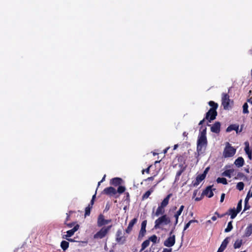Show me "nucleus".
Here are the masks:
<instances>
[{
    "instance_id": "obj_47",
    "label": "nucleus",
    "mask_w": 252,
    "mask_h": 252,
    "mask_svg": "<svg viewBox=\"0 0 252 252\" xmlns=\"http://www.w3.org/2000/svg\"><path fill=\"white\" fill-rule=\"evenodd\" d=\"M178 219H175V223H174V227L171 230V231H170V235H171V234H172L174 232V230L175 229V226L177 225V224L178 223Z\"/></svg>"
},
{
    "instance_id": "obj_37",
    "label": "nucleus",
    "mask_w": 252,
    "mask_h": 252,
    "mask_svg": "<svg viewBox=\"0 0 252 252\" xmlns=\"http://www.w3.org/2000/svg\"><path fill=\"white\" fill-rule=\"evenodd\" d=\"M197 222L198 221L196 220H189L184 226V231H185L186 229H187L189 226H190V224L192 222Z\"/></svg>"
},
{
    "instance_id": "obj_6",
    "label": "nucleus",
    "mask_w": 252,
    "mask_h": 252,
    "mask_svg": "<svg viewBox=\"0 0 252 252\" xmlns=\"http://www.w3.org/2000/svg\"><path fill=\"white\" fill-rule=\"evenodd\" d=\"M230 99L228 93H222L221 97V105L224 110H229L231 106H230Z\"/></svg>"
},
{
    "instance_id": "obj_21",
    "label": "nucleus",
    "mask_w": 252,
    "mask_h": 252,
    "mask_svg": "<svg viewBox=\"0 0 252 252\" xmlns=\"http://www.w3.org/2000/svg\"><path fill=\"white\" fill-rule=\"evenodd\" d=\"M238 129H239V125L236 124H232L230 125L229 126H228L226 131L227 132H229L232 130L236 131V133L238 132Z\"/></svg>"
},
{
    "instance_id": "obj_7",
    "label": "nucleus",
    "mask_w": 252,
    "mask_h": 252,
    "mask_svg": "<svg viewBox=\"0 0 252 252\" xmlns=\"http://www.w3.org/2000/svg\"><path fill=\"white\" fill-rule=\"evenodd\" d=\"M116 241L120 245H123L126 241V237L123 234L121 229H118L116 234Z\"/></svg>"
},
{
    "instance_id": "obj_34",
    "label": "nucleus",
    "mask_w": 252,
    "mask_h": 252,
    "mask_svg": "<svg viewBox=\"0 0 252 252\" xmlns=\"http://www.w3.org/2000/svg\"><path fill=\"white\" fill-rule=\"evenodd\" d=\"M233 172V170L231 169H227L224 171L222 173V175L224 176H226L229 178L231 177V173Z\"/></svg>"
},
{
    "instance_id": "obj_15",
    "label": "nucleus",
    "mask_w": 252,
    "mask_h": 252,
    "mask_svg": "<svg viewBox=\"0 0 252 252\" xmlns=\"http://www.w3.org/2000/svg\"><path fill=\"white\" fill-rule=\"evenodd\" d=\"M211 131L212 132L218 134L220 131V123L216 122L211 127Z\"/></svg>"
},
{
    "instance_id": "obj_61",
    "label": "nucleus",
    "mask_w": 252,
    "mask_h": 252,
    "mask_svg": "<svg viewBox=\"0 0 252 252\" xmlns=\"http://www.w3.org/2000/svg\"><path fill=\"white\" fill-rule=\"evenodd\" d=\"M105 177H106V175H104L103 177L102 178V179H101V180L100 181L101 182H103L105 180Z\"/></svg>"
},
{
    "instance_id": "obj_60",
    "label": "nucleus",
    "mask_w": 252,
    "mask_h": 252,
    "mask_svg": "<svg viewBox=\"0 0 252 252\" xmlns=\"http://www.w3.org/2000/svg\"><path fill=\"white\" fill-rule=\"evenodd\" d=\"M188 133L187 132H184L183 133V135L184 136H188Z\"/></svg>"
},
{
    "instance_id": "obj_49",
    "label": "nucleus",
    "mask_w": 252,
    "mask_h": 252,
    "mask_svg": "<svg viewBox=\"0 0 252 252\" xmlns=\"http://www.w3.org/2000/svg\"><path fill=\"white\" fill-rule=\"evenodd\" d=\"M172 249L171 248H170V249L164 248V249H163L162 252H172Z\"/></svg>"
},
{
    "instance_id": "obj_27",
    "label": "nucleus",
    "mask_w": 252,
    "mask_h": 252,
    "mask_svg": "<svg viewBox=\"0 0 252 252\" xmlns=\"http://www.w3.org/2000/svg\"><path fill=\"white\" fill-rule=\"evenodd\" d=\"M154 191V189L153 188H151L149 190L147 191L143 195L142 197V200H145L147 199L149 196L151 195V194Z\"/></svg>"
},
{
    "instance_id": "obj_64",
    "label": "nucleus",
    "mask_w": 252,
    "mask_h": 252,
    "mask_svg": "<svg viewBox=\"0 0 252 252\" xmlns=\"http://www.w3.org/2000/svg\"><path fill=\"white\" fill-rule=\"evenodd\" d=\"M126 197L127 198H129V193L128 192H126Z\"/></svg>"
},
{
    "instance_id": "obj_45",
    "label": "nucleus",
    "mask_w": 252,
    "mask_h": 252,
    "mask_svg": "<svg viewBox=\"0 0 252 252\" xmlns=\"http://www.w3.org/2000/svg\"><path fill=\"white\" fill-rule=\"evenodd\" d=\"M209 170V167H207L205 170L204 171L203 173L202 174H200V175L201 176H202L203 178H204V179L206 177V174H207L208 171Z\"/></svg>"
},
{
    "instance_id": "obj_30",
    "label": "nucleus",
    "mask_w": 252,
    "mask_h": 252,
    "mask_svg": "<svg viewBox=\"0 0 252 252\" xmlns=\"http://www.w3.org/2000/svg\"><path fill=\"white\" fill-rule=\"evenodd\" d=\"M206 131L207 128L206 126H202L200 127V132L199 136H206Z\"/></svg>"
},
{
    "instance_id": "obj_48",
    "label": "nucleus",
    "mask_w": 252,
    "mask_h": 252,
    "mask_svg": "<svg viewBox=\"0 0 252 252\" xmlns=\"http://www.w3.org/2000/svg\"><path fill=\"white\" fill-rule=\"evenodd\" d=\"M215 215H217V217H218V218H223V217H224L225 216H226L225 213H224V214H222L220 215V214H219L218 213V212H216L215 213Z\"/></svg>"
},
{
    "instance_id": "obj_52",
    "label": "nucleus",
    "mask_w": 252,
    "mask_h": 252,
    "mask_svg": "<svg viewBox=\"0 0 252 252\" xmlns=\"http://www.w3.org/2000/svg\"><path fill=\"white\" fill-rule=\"evenodd\" d=\"M224 197H225V194L223 193H222L221 195V196H220V202H222L223 201Z\"/></svg>"
},
{
    "instance_id": "obj_43",
    "label": "nucleus",
    "mask_w": 252,
    "mask_h": 252,
    "mask_svg": "<svg viewBox=\"0 0 252 252\" xmlns=\"http://www.w3.org/2000/svg\"><path fill=\"white\" fill-rule=\"evenodd\" d=\"M242 200H240L237 204V206L236 210L237 211L238 213H239L242 209Z\"/></svg>"
},
{
    "instance_id": "obj_4",
    "label": "nucleus",
    "mask_w": 252,
    "mask_h": 252,
    "mask_svg": "<svg viewBox=\"0 0 252 252\" xmlns=\"http://www.w3.org/2000/svg\"><path fill=\"white\" fill-rule=\"evenodd\" d=\"M112 225L102 227L98 232L94 235L95 239H101L104 238L110 230Z\"/></svg>"
},
{
    "instance_id": "obj_53",
    "label": "nucleus",
    "mask_w": 252,
    "mask_h": 252,
    "mask_svg": "<svg viewBox=\"0 0 252 252\" xmlns=\"http://www.w3.org/2000/svg\"><path fill=\"white\" fill-rule=\"evenodd\" d=\"M244 176H245V175H244V173H241V172H239V173H238V174H237V177H238V178H241V177H244Z\"/></svg>"
},
{
    "instance_id": "obj_16",
    "label": "nucleus",
    "mask_w": 252,
    "mask_h": 252,
    "mask_svg": "<svg viewBox=\"0 0 252 252\" xmlns=\"http://www.w3.org/2000/svg\"><path fill=\"white\" fill-rule=\"evenodd\" d=\"M229 240H230L229 237H227L223 240V241L222 242V243L221 244L220 246V248H219V249L218 250L219 252H223L224 251V250L226 249L228 244L229 243Z\"/></svg>"
},
{
    "instance_id": "obj_2",
    "label": "nucleus",
    "mask_w": 252,
    "mask_h": 252,
    "mask_svg": "<svg viewBox=\"0 0 252 252\" xmlns=\"http://www.w3.org/2000/svg\"><path fill=\"white\" fill-rule=\"evenodd\" d=\"M207 145V137L198 136L197 141V151L198 155L201 154L204 152Z\"/></svg>"
},
{
    "instance_id": "obj_59",
    "label": "nucleus",
    "mask_w": 252,
    "mask_h": 252,
    "mask_svg": "<svg viewBox=\"0 0 252 252\" xmlns=\"http://www.w3.org/2000/svg\"><path fill=\"white\" fill-rule=\"evenodd\" d=\"M217 217H216V216H213V217L211 218V220H213V221H215V220H217Z\"/></svg>"
},
{
    "instance_id": "obj_62",
    "label": "nucleus",
    "mask_w": 252,
    "mask_h": 252,
    "mask_svg": "<svg viewBox=\"0 0 252 252\" xmlns=\"http://www.w3.org/2000/svg\"><path fill=\"white\" fill-rule=\"evenodd\" d=\"M248 102H249L250 103H251V104H252V100L251 98H250V99H248Z\"/></svg>"
},
{
    "instance_id": "obj_12",
    "label": "nucleus",
    "mask_w": 252,
    "mask_h": 252,
    "mask_svg": "<svg viewBox=\"0 0 252 252\" xmlns=\"http://www.w3.org/2000/svg\"><path fill=\"white\" fill-rule=\"evenodd\" d=\"M102 193L106 195L112 196L115 195L117 193V190L114 188L112 187H109L104 189L102 191Z\"/></svg>"
},
{
    "instance_id": "obj_31",
    "label": "nucleus",
    "mask_w": 252,
    "mask_h": 252,
    "mask_svg": "<svg viewBox=\"0 0 252 252\" xmlns=\"http://www.w3.org/2000/svg\"><path fill=\"white\" fill-rule=\"evenodd\" d=\"M242 239H237L234 244V248L235 249L240 248L242 245Z\"/></svg>"
},
{
    "instance_id": "obj_22",
    "label": "nucleus",
    "mask_w": 252,
    "mask_h": 252,
    "mask_svg": "<svg viewBox=\"0 0 252 252\" xmlns=\"http://www.w3.org/2000/svg\"><path fill=\"white\" fill-rule=\"evenodd\" d=\"M204 179V178L202 177V176H201L200 175H198L195 180H193L192 182V186L193 187H196Z\"/></svg>"
},
{
    "instance_id": "obj_55",
    "label": "nucleus",
    "mask_w": 252,
    "mask_h": 252,
    "mask_svg": "<svg viewBox=\"0 0 252 252\" xmlns=\"http://www.w3.org/2000/svg\"><path fill=\"white\" fill-rule=\"evenodd\" d=\"M69 219H70V214L66 213V218L65 221H66L67 222V221L69 220Z\"/></svg>"
},
{
    "instance_id": "obj_24",
    "label": "nucleus",
    "mask_w": 252,
    "mask_h": 252,
    "mask_svg": "<svg viewBox=\"0 0 252 252\" xmlns=\"http://www.w3.org/2000/svg\"><path fill=\"white\" fill-rule=\"evenodd\" d=\"M252 234V224H250L248 225V226L246 227L245 231V234L244 236L245 237H249Z\"/></svg>"
},
{
    "instance_id": "obj_1",
    "label": "nucleus",
    "mask_w": 252,
    "mask_h": 252,
    "mask_svg": "<svg viewBox=\"0 0 252 252\" xmlns=\"http://www.w3.org/2000/svg\"><path fill=\"white\" fill-rule=\"evenodd\" d=\"M172 195V193H169L162 201L160 205L158 206L155 213L156 216L158 217L160 215H164L165 213V207H166L168 204L169 199Z\"/></svg>"
},
{
    "instance_id": "obj_5",
    "label": "nucleus",
    "mask_w": 252,
    "mask_h": 252,
    "mask_svg": "<svg viewBox=\"0 0 252 252\" xmlns=\"http://www.w3.org/2000/svg\"><path fill=\"white\" fill-rule=\"evenodd\" d=\"M236 149L231 146L227 142L223 152V156L225 158H230L233 157L236 153Z\"/></svg>"
},
{
    "instance_id": "obj_29",
    "label": "nucleus",
    "mask_w": 252,
    "mask_h": 252,
    "mask_svg": "<svg viewBox=\"0 0 252 252\" xmlns=\"http://www.w3.org/2000/svg\"><path fill=\"white\" fill-rule=\"evenodd\" d=\"M184 209V206L181 205L179 208V209L175 213L174 215V217L175 219H179V217L181 214L182 212H183V210Z\"/></svg>"
},
{
    "instance_id": "obj_44",
    "label": "nucleus",
    "mask_w": 252,
    "mask_h": 252,
    "mask_svg": "<svg viewBox=\"0 0 252 252\" xmlns=\"http://www.w3.org/2000/svg\"><path fill=\"white\" fill-rule=\"evenodd\" d=\"M64 224L66 225L68 227L71 228L73 226H74L76 224V222L67 223L66 221H64Z\"/></svg>"
},
{
    "instance_id": "obj_9",
    "label": "nucleus",
    "mask_w": 252,
    "mask_h": 252,
    "mask_svg": "<svg viewBox=\"0 0 252 252\" xmlns=\"http://www.w3.org/2000/svg\"><path fill=\"white\" fill-rule=\"evenodd\" d=\"M111 221L112 220L111 219L105 220L104 216L102 214H100L97 218V225L98 227H102Z\"/></svg>"
},
{
    "instance_id": "obj_50",
    "label": "nucleus",
    "mask_w": 252,
    "mask_h": 252,
    "mask_svg": "<svg viewBox=\"0 0 252 252\" xmlns=\"http://www.w3.org/2000/svg\"><path fill=\"white\" fill-rule=\"evenodd\" d=\"M250 208V206L248 204H245V206H244V211H245L248 209H249Z\"/></svg>"
},
{
    "instance_id": "obj_58",
    "label": "nucleus",
    "mask_w": 252,
    "mask_h": 252,
    "mask_svg": "<svg viewBox=\"0 0 252 252\" xmlns=\"http://www.w3.org/2000/svg\"><path fill=\"white\" fill-rule=\"evenodd\" d=\"M66 239L68 241L71 242H75V240L74 239H71V238H67V239Z\"/></svg>"
},
{
    "instance_id": "obj_26",
    "label": "nucleus",
    "mask_w": 252,
    "mask_h": 252,
    "mask_svg": "<svg viewBox=\"0 0 252 252\" xmlns=\"http://www.w3.org/2000/svg\"><path fill=\"white\" fill-rule=\"evenodd\" d=\"M208 104L210 107H211V108L210 109L214 111H217V109H218L219 106L217 103H216L213 101H210L208 102Z\"/></svg>"
},
{
    "instance_id": "obj_42",
    "label": "nucleus",
    "mask_w": 252,
    "mask_h": 252,
    "mask_svg": "<svg viewBox=\"0 0 252 252\" xmlns=\"http://www.w3.org/2000/svg\"><path fill=\"white\" fill-rule=\"evenodd\" d=\"M92 207H91L89 206H88L85 208V217L90 216V213H91V210L92 209Z\"/></svg>"
},
{
    "instance_id": "obj_17",
    "label": "nucleus",
    "mask_w": 252,
    "mask_h": 252,
    "mask_svg": "<svg viewBox=\"0 0 252 252\" xmlns=\"http://www.w3.org/2000/svg\"><path fill=\"white\" fill-rule=\"evenodd\" d=\"M123 183V180L121 178L115 177L110 180V184L114 187L121 185Z\"/></svg>"
},
{
    "instance_id": "obj_35",
    "label": "nucleus",
    "mask_w": 252,
    "mask_h": 252,
    "mask_svg": "<svg viewBox=\"0 0 252 252\" xmlns=\"http://www.w3.org/2000/svg\"><path fill=\"white\" fill-rule=\"evenodd\" d=\"M232 223V221H230L228 223L227 227L224 230L225 232H230L232 229L233 226Z\"/></svg>"
},
{
    "instance_id": "obj_8",
    "label": "nucleus",
    "mask_w": 252,
    "mask_h": 252,
    "mask_svg": "<svg viewBox=\"0 0 252 252\" xmlns=\"http://www.w3.org/2000/svg\"><path fill=\"white\" fill-rule=\"evenodd\" d=\"M217 115L218 112L217 111L209 109L206 113L205 119H206L208 122L211 123L212 121L216 119Z\"/></svg>"
},
{
    "instance_id": "obj_20",
    "label": "nucleus",
    "mask_w": 252,
    "mask_h": 252,
    "mask_svg": "<svg viewBox=\"0 0 252 252\" xmlns=\"http://www.w3.org/2000/svg\"><path fill=\"white\" fill-rule=\"evenodd\" d=\"M245 151L248 155L249 158L251 160L252 158V150L250 149L249 143L248 141L245 142Z\"/></svg>"
},
{
    "instance_id": "obj_46",
    "label": "nucleus",
    "mask_w": 252,
    "mask_h": 252,
    "mask_svg": "<svg viewBox=\"0 0 252 252\" xmlns=\"http://www.w3.org/2000/svg\"><path fill=\"white\" fill-rule=\"evenodd\" d=\"M151 166H152V165H151L149 166L146 169L142 170V173L143 174H144V172H145L149 174L150 173V169Z\"/></svg>"
},
{
    "instance_id": "obj_51",
    "label": "nucleus",
    "mask_w": 252,
    "mask_h": 252,
    "mask_svg": "<svg viewBox=\"0 0 252 252\" xmlns=\"http://www.w3.org/2000/svg\"><path fill=\"white\" fill-rule=\"evenodd\" d=\"M250 197L249 196V194H247V196L245 199V204H248V201L250 199Z\"/></svg>"
},
{
    "instance_id": "obj_63",
    "label": "nucleus",
    "mask_w": 252,
    "mask_h": 252,
    "mask_svg": "<svg viewBox=\"0 0 252 252\" xmlns=\"http://www.w3.org/2000/svg\"><path fill=\"white\" fill-rule=\"evenodd\" d=\"M95 195H96V193H95L92 197V199H93V200H94L95 199Z\"/></svg>"
},
{
    "instance_id": "obj_36",
    "label": "nucleus",
    "mask_w": 252,
    "mask_h": 252,
    "mask_svg": "<svg viewBox=\"0 0 252 252\" xmlns=\"http://www.w3.org/2000/svg\"><path fill=\"white\" fill-rule=\"evenodd\" d=\"M248 104L247 102L245 103L243 105V113L244 114H248L249 113L248 110Z\"/></svg>"
},
{
    "instance_id": "obj_56",
    "label": "nucleus",
    "mask_w": 252,
    "mask_h": 252,
    "mask_svg": "<svg viewBox=\"0 0 252 252\" xmlns=\"http://www.w3.org/2000/svg\"><path fill=\"white\" fill-rule=\"evenodd\" d=\"M154 179V176H152L148 177L147 179H146V181H153Z\"/></svg>"
},
{
    "instance_id": "obj_41",
    "label": "nucleus",
    "mask_w": 252,
    "mask_h": 252,
    "mask_svg": "<svg viewBox=\"0 0 252 252\" xmlns=\"http://www.w3.org/2000/svg\"><path fill=\"white\" fill-rule=\"evenodd\" d=\"M158 237L156 235H153L150 237L148 239L149 241H152L154 243H156L157 242Z\"/></svg>"
},
{
    "instance_id": "obj_13",
    "label": "nucleus",
    "mask_w": 252,
    "mask_h": 252,
    "mask_svg": "<svg viewBox=\"0 0 252 252\" xmlns=\"http://www.w3.org/2000/svg\"><path fill=\"white\" fill-rule=\"evenodd\" d=\"M147 225V220H143L141 223V229L138 235V239L143 238L146 232V227Z\"/></svg>"
},
{
    "instance_id": "obj_18",
    "label": "nucleus",
    "mask_w": 252,
    "mask_h": 252,
    "mask_svg": "<svg viewBox=\"0 0 252 252\" xmlns=\"http://www.w3.org/2000/svg\"><path fill=\"white\" fill-rule=\"evenodd\" d=\"M202 195H206L209 198H211L213 196L214 193L213 192V190L212 189V186H208L205 190H203L202 192Z\"/></svg>"
},
{
    "instance_id": "obj_57",
    "label": "nucleus",
    "mask_w": 252,
    "mask_h": 252,
    "mask_svg": "<svg viewBox=\"0 0 252 252\" xmlns=\"http://www.w3.org/2000/svg\"><path fill=\"white\" fill-rule=\"evenodd\" d=\"M205 120H206V119H205V118H204L203 120H202L201 121H200L199 122V124H198V125H203V124L204 123V122H205Z\"/></svg>"
},
{
    "instance_id": "obj_39",
    "label": "nucleus",
    "mask_w": 252,
    "mask_h": 252,
    "mask_svg": "<svg viewBox=\"0 0 252 252\" xmlns=\"http://www.w3.org/2000/svg\"><path fill=\"white\" fill-rule=\"evenodd\" d=\"M244 184L243 182H239L238 183H237V186H236L237 189H238V190L241 191L244 189Z\"/></svg>"
},
{
    "instance_id": "obj_33",
    "label": "nucleus",
    "mask_w": 252,
    "mask_h": 252,
    "mask_svg": "<svg viewBox=\"0 0 252 252\" xmlns=\"http://www.w3.org/2000/svg\"><path fill=\"white\" fill-rule=\"evenodd\" d=\"M217 182L218 183H221L223 185L227 184V180L225 178H218L217 179Z\"/></svg>"
},
{
    "instance_id": "obj_11",
    "label": "nucleus",
    "mask_w": 252,
    "mask_h": 252,
    "mask_svg": "<svg viewBox=\"0 0 252 252\" xmlns=\"http://www.w3.org/2000/svg\"><path fill=\"white\" fill-rule=\"evenodd\" d=\"M175 243V236L173 235L170 236L166 239L163 243L164 246L167 247H171L174 245Z\"/></svg>"
},
{
    "instance_id": "obj_23",
    "label": "nucleus",
    "mask_w": 252,
    "mask_h": 252,
    "mask_svg": "<svg viewBox=\"0 0 252 252\" xmlns=\"http://www.w3.org/2000/svg\"><path fill=\"white\" fill-rule=\"evenodd\" d=\"M244 159L242 157L238 158L235 161L234 164L238 167H242L244 164Z\"/></svg>"
},
{
    "instance_id": "obj_40",
    "label": "nucleus",
    "mask_w": 252,
    "mask_h": 252,
    "mask_svg": "<svg viewBox=\"0 0 252 252\" xmlns=\"http://www.w3.org/2000/svg\"><path fill=\"white\" fill-rule=\"evenodd\" d=\"M157 249L156 246L154 244H152L149 249L146 250L144 252H155V250Z\"/></svg>"
},
{
    "instance_id": "obj_10",
    "label": "nucleus",
    "mask_w": 252,
    "mask_h": 252,
    "mask_svg": "<svg viewBox=\"0 0 252 252\" xmlns=\"http://www.w3.org/2000/svg\"><path fill=\"white\" fill-rule=\"evenodd\" d=\"M79 225L76 224L72 229L66 231V234L63 236V238L67 239V238L70 237L74 235L75 232H76L79 228Z\"/></svg>"
},
{
    "instance_id": "obj_38",
    "label": "nucleus",
    "mask_w": 252,
    "mask_h": 252,
    "mask_svg": "<svg viewBox=\"0 0 252 252\" xmlns=\"http://www.w3.org/2000/svg\"><path fill=\"white\" fill-rule=\"evenodd\" d=\"M126 188L124 186L119 185L117 190V192L120 194L123 193L125 192Z\"/></svg>"
},
{
    "instance_id": "obj_28",
    "label": "nucleus",
    "mask_w": 252,
    "mask_h": 252,
    "mask_svg": "<svg viewBox=\"0 0 252 252\" xmlns=\"http://www.w3.org/2000/svg\"><path fill=\"white\" fill-rule=\"evenodd\" d=\"M179 166L181 167V169H180L179 171H177L176 173L175 179L176 180H179L180 176L181 175V174L183 173V172L185 170V167H183V165L180 164Z\"/></svg>"
},
{
    "instance_id": "obj_19",
    "label": "nucleus",
    "mask_w": 252,
    "mask_h": 252,
    "mask_svg": "<svg viewBox=\"0 0 252 252\" xmlns=\"http://www.w3.org/2000/svg\"><path fill=\"white\" fill-rule=\"evenodd\" d=\"M238 213H239L235 208H230L227 212L225 213L226 215H230L231 219H234Z\"/></svg>"
},
{
    "instance_id": "obj_3",
    "label": "nucleus",
    "mask_w": 252,
    "mask_h": 252,
    "mask_svg": "<svg viewBox=\"0 0 252 252\" xmlns=\"http://www.w3.org/2000/svg\"><path fill=\"white\" fill-rule=\"evenodd\" d=\"M170 222V218L166 215H163L155 220L154 228L155 229L159 228L162 224L167 225Z\"/></svg>"
},
{
    "instance_id": "obj_32",
    "label": "nucleus",
    "mask_w": 252,
    "mask_h": 252,
    "mask_svg": "<svg viewBox=\"0 0 252 252\" xmlns=\"http://www.w3.org/2000/svg\"><path fill=\"white\" fill-rule=\"evenodd\" d=\"M149 244H150V241L148 239L144 241L142 243L141 249L140 252H141L143 251V250H144L147 247L149 246Z\"/></svg>"
},
{
    "instance_id": "obj_54",
    "label": "nucleus",
    "mask_w": 252,
    "mask_h": 252,
    "mask_svg": "<svg viewBox=\"0 0 252 252\" xmlns=\"http://www.w3.org/2000/svg\"><path fill=\"white\" fill-rule=\"evenodd\" d=\"M94 200H93V199H92V200H91L90 203H89V204L88 205V206H90V207H93V205H94Z\"/></svg>"
},
{
    "instance_id": "obj_14",
    "label": "nucleus",
    "mask_w": 252,
    "mask_h": 252,
    "mask_svg": "<svg viewBox=\"0 0 252 252\" xmlns=\"http://www.w3.org/2000/svg\"><path fill=\"white\" fill-rule=\"evenodd\" d=\"M137 218H135L130 221L127 227L125 230L126 233L129 234L131 232L133 226L137 223Z\"/></svg>"
},
{
    "instance_id": "obj_25",
    "label": "nucleus",
    "mask_w": 252,
    "mask_h": 252,
    "mask_svg": "<svg viewBox=\"0 0 252 252\" xmlns=\"http://www.w3.org/2000/svg\"><path fill=\"white\" fill-rule=\"evenodd\" d=\"M69 245V242L64 240L62 241L61 243V247L64 252H65L68 248Z\"/></svg>"
}]
</instances>
